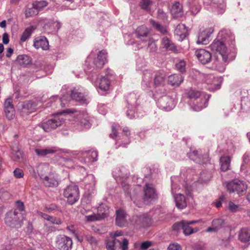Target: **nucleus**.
I'll list each match as a JSON object with an SVG mask.
<instances>
[{"instance_id":"nucleus-1","label":"nucleus","mask_w":250,"mask_h":250,"mask_svg":"<svg viewBox=\"0 0 250 250\" xmlns=\"http://www.w3.org/2000/svg\"><path fill=\"white\" fill-rule=\"evenodd\" d=\"M234 36L229 30H221L217 37L210 44L209 48L214 52L213 68L220 72H223L226 69V65L229 63V50L227 45H234Z\"/></svg>"},{"instance_id":"nucleus-2","label":"nucleus","mask_w":250,"mask_h":250,"mask_svg":"<svg viewBox=\"0 0 250 250\" xmlns=\"http://www.w3.org/2000/svg\"><path fill=\"white\" fill-rule=\"evenodd\" d=\"M72 100H75L81 104H87L89 102L87 94L83 92V89L80 87H75L64 94L60 99L62 107L68 106Z\"/></svg>"},{"instance_id":"nucleus-3","label":"nucleus","mask_w":250,"mask_h":250,"mask_svg":"<svg viewBox=\"0 0 250 250\" xmlns=\"http://www.w3.org/2000/svg\"><path fill=\"white\" fill-rule=\"evenodd\" d=\"M188 97L190 100L189 105L193 110L199 111L207 106V100L198 90L189 89L187 93Z\"/></svg>"},{"instance_id":"nucleus-4","label":"nucleus","mask_w":250,"mask_h":250,"mask_svg":"<svg viewBox=\"0 0 250 250\" xmlns=\"http://www.w3.org/2000/svg\"><path fill=\"white\" fill-rule=\"evenodd\" d=\"M107 52L105 50H102L99 51L97 57L94 58L91 64L90 62L92 60L93 54L91 53L89 57H87L85 62V66L86 68H84L85 71L87 72H94L97 69L103 67L106 62Z\"/></svg>"},{"instance_id":"nucleus-5","label":"nucleus","mask_w":250,"mask_h":250,"mask_svg":"<svg viewBox=\"0 0 250 250\" xmlns=\"http://www.w3.org/2000/svg\"><path fill=\"white\" fill-rule=\"evenodd\" d=\"M154 96L157 99L156 103L159 108L170 111L174 107L173 100L169 96L166 95V91L164 88L157 90Z\"/></svg>"},{"instance_id":"nucleus-6","label":"nucleus","mask_w":250,"mask_h":250,"mask_svg":"<svg viewBox=\"0 0 250 250\" xmlns=\"http://www.w3.org/2000/svg\"><path fill=\"white\" fill-rule=\"evenodd\" d=\"M226 188L229 193L236 192L240 196L246 194L248 185L245 181L235 179L228 182Z\"/></svg>"},{"instance_id":"nucleus-7","label":"nucleus","mask_w":250,"mask_h":250,"mask_svg":"<svg viewBox=\"0 0 250 250\" xmlns=\"http://www.w3.org/2000/svg\"><path fill=\"white\" fill-rule=\"evenodd\" d=\"M23 217L21 213L19 212L17 209L8 211L5 217V222L9 226L14 228H20L22 224Z\"/></svg>"},{"instance_id":"nucleus-8","label":"nucleus","mask_w":250,"mask_h":250,"mask_svg":"<svg viewBox=\"0 0 250 250\" xmlns=\"http://www.w3.org/2000/svg\"><path fill=\"white\" fill-rule=\"evenodd\" d=\"M79 194V188L77 185H69L64 189L63 195L67 199L69 204L73 205L78 201Z\"/></svg>"},{"instance_id":"nucleus-9","label":"nucleus","mask_w":250,"mask_h":250,"mask_svg":"<svg viewBox=\"0 0 250 250\" xmlns=\"http://www.w3.org/2000/svg\"><path fill=\"white\" fill-rule=\"evenodd\" d=\"M204 79V83L208 84L207 88L210 91L219 89L223 80L221 77L215 78L211 74L206 75Z\"/></svg>"},{"instance_id":"nucleus-10","label":"nucleus","mask_w":250,"mask_h":250,"mask_svg":"<svg viewBox=\"0 0 250 250\" xmlns=\"http://www.w3.org/2000/svg\"><path fill=\"white\" fill-rule=\"evenodd\" d=\"M64 120L62 118L56 116L53 118L42 123L41 126L45 132H50L61 126Z\"/></svg>"},{"instance_id":"nucleus-11","label":"nucleus","mask_w":250,"mask_h":250,"mask_svg":"<svg viewBox=\"0 0 250 250\" xmlns=\"http://www.w3.org/2000/svg\"><path fill=\"white\" fill-rule=\"evenodd\" d=\"M73 242L72 239L65 235H60L56 240V246L60 250H71Z\"/></svg>"},{"instance_id":"nucleus-12","label":"nucleus","mask_w":250,"mask_h":250,"mask_svg":"<svg viewBox=\"0 0 250 250\" xmlns=\"http://www.w3.org/2000/svg\"><path fill=\"white\" fill-rule=\"evenodd\" d=\"M132 223L137 228L147 227L151 223V218L147 214L133 216Z\"/></svg>"},{"instance_id":"nucleus-13","label":"nucleus","mask_w":250,"mask_h":250,"mask_svg":"<svg viewBox=\"0 0 250 250\" xmlns=\"http://www.w3.org/2000/svg\"><path fill=\"white\" fill-rule=\"evenodd\" d=\"M136 96L134 93L130 94L127 97V110L126 114L129 119H132L135 117V112L133 109L136 107Z\"/></svg>"},{"instance_id":"nucleus-14","label":"nucleus","mask_w":250,"mask_h":250,"mask_svg":"<svg viewBox=\"0 0 250 250\" xmlns=\"http://www.w3.org/2000/svg\"><path fill=\"white\" fill-rule=\"evenodd\" d=\"M214 30L212 27L206 28L200 31L196 42L197 44H207L210 40V36Z\"/></svg>"},{"instance_id":"nucleus-15","label":"nucleus","mask_w":250,"mask_h":250,"mask_svg":"<svg viewBox=\"0 0 250 250\" xmlns=\"http://www.w3.org/2000/svg\"><path fill=\"white\" fill-rule=\"evenodd\" d=\"M195 55L199 61L203 64L209 62L212 57L211 53L208 51L203 49L196 50Z\"/></svg>"},{"instance_id":"nucleus-16","label":"nucleus","mask_w":250,"mask_h":250,"mask_svg":"<svg viewBox=\"0 0 250 250\" xmlns=\"http://www.w3.org/2000/svg\"><path fill=\"white\" fill-rule=\"evenodd\" d=\"M188 157L197 163L205 164L208 161V157L207 154L200 155L197 150H193L188 153Z\"/></svg>"},{"instance_id":"nucleus-17","label":"nucleus","mask_w":250,"mask_h":250,"mask_svg":"<svg viewBox=\"0 0 250 250\" xmlns=\"http://www.w3.org/2000/svg\"><path fill=\"white\" fill-rule=\"evenodd\" d=\"M116 224L120 227H125L127 224L126 214L125 210L119 209L116 211Z\"/></svg>"},{"instance_id":"nucleus-18","label":"nucleus","mask_w":250,"mask_h":250,"mask_svg":"<svg viewBox=\"0 0 250 250\" xmlns=\"http://www.w3.org/2000/svg\"><path fill=\"white\" fill-rule=\"evenodd\" d=\"M226 225L224 220L221 218L213 219L212 221L211 227H208L206 231L208 232H217L224 228Z\"/></svg>"},{"instance_id":"nucleus-19","label":"nucleus","mask_w":250,"mask_h":250,"mask_svg":"<svg viewBox=\"0 0 250 250\" xmlns=\"http://www.w3.org/2000/svg\"><path fill=\"white\" fill-rule=\"evenodd\" d=\"M34 46L37 49L40 48L46 50L49 48L48 42L44 36L39 37L34 39Z\"/></svg>"},{"instance_id":"nucleus-20","label":"nucleus","mask_w":250,"mask_h":250,"mask_svg":"<svg viewBox=\"0 0 250 250\" xmlns=\"http://www.w3.org/2000/svg\"><path fill=\"white\" fill-rule=\"evenodd\" d=\"M199 220H193L190 221H187L184 220V223H183L182 229L183 230V233L185 235H189L193 233L199 231L198 228L194 229L189 227L190 225L196 223L198 222Z\"/></svg>"},{"instance_id":"nucleus-21","label":"nucleus","mask_w":250,"mask_h":250,"mask_svg":"<svg viewBox=\"0 0 250 250\" xmlns=\"http://www.w3.org/2000/svg\"><path fill=\"white\" fill-rule=\"evenodd\" d=\"M175 35L177 36L179 41H183L188 35V29L184 24H179L175 29Z\"/></svg>"},{"instance_id":"nucleus-22","label":"nucleus","mask_w":250,"mask_h":250,"mask_svg":"<svg viewBox=\"0 0 250 250\" xmlns=\"http://www.w3.org/2000/svg\"><path fill=\"white\" fill-rule=\"evenodd\" d=\"M78 125L80 129H88L91 126L90 117L87 113H84L80 115Z\"/></svg>"},{"instance_id":"nucleus-23","label":"nucleus","mask_w":250,"mask_h":250,"mask_svg":"<svg viewBox=\"0 0 250 250\" xmlns=\"http://www.w3.org/2000/svg\"><path fill=\"white\" fill-rule=\"evenodd\" d=\"M144 190L145 193V200H152L156 198L157 196L156 191L152 185L149 184H146Z\"/></svg>"},{"instance_id":"nucleus-24","label":"nucleus","mask_w":250,"mask_h":250,"mask_svg":"<svg viewBox=\"0 0 250 250\" xmlns=\"http://www.w3.org/2000/svg\"><path fill=\"white\" fill-rule=\"evenodd\" d=\"M166 75L164 72L157 73L153 79V85L156 88L162 87L163 88L165 84Z\"/></svg>"},{"instance_id":"nucleus-25","label":"nucleus","mask_w":250,"mask_h":250,"mask_svg":"<svg viewBox=\"0 0 250 250\" xmlns=\"http://www.w3.org/2000/svg\"><path fill=\"white\" fill-rule=\"evenodd\" d=\"M58 151H62L64 153H68L67 150H62L56 147H53L51 148H47L45 149H38L37 148L35 149L36 153L40 156H43L48 154H52L55 153Z\"/></svg>"},{"instance_id":"nucleus-26","label":"nucleus","mask_w":250,"mask_h":250,"mask_svg":"<svg viewBox=\"0 0 250 250\" xmlns=\"http://www.w3.org/2000/svg\"><path fill=\"white\" fill-rule=\"evenodd\" d=\"M41 178L42 179L44 185L46 187H56L58 184L57 180L53 174H49L48 176H45L42 175Z\"/></svg>"},{"instance_id":"nucleus-27","label":"nucleus","mask_w":250,"mask_h":250,"mask_svg":"<svg viewBox=\"0 0 250 250\" xmlns=\"http://www.w3.org/2000/svg\"><path fill=\"white\" fill-rule=\"evenodd\" d=\"M171 13L175 18L181 17L183 15V7L179 1H175L173 3Z\"/></svg>"},{"instance_id":"nucleus-28","label":"nucleus","mask_w":250,"mask_h":250,"mask_svg":"<svg viewBox=\"0 0 250 250\" xmlns=\"http://www.w3.org/2000/svg\"><path fill=\"white\" fill-rule=\"evenodd\" d=\"M81 155L87 158L84 160L85 163L94 162L97 160L98 152L96 150H88L81 152Z\"/></svg>"},{"instance_id":"nucleus-29","label":"nucleus","mask_w":250,"mask_h":250,"mask_svg":"<svg viewBox=\"0 0 250 250\" xmlns=\"http://www.w3.org/2000/svg\"><path fill=\"white\" fill-rule=\"evenodd\" d=\"M183 80L181 75L175 74L168 76V83L172 86H179Z\"/></svg>"},{"instance_id":"nucleus-30","label":"nucleus","mask_w":250,"mask_h":250,"mask_svg":"<svg viewBox=\"0 0 250 250\" xmlns=\"http://www.w3.org/2000/svg\"><path fill=\"white\" fill-rule=\"evenodd\" d=\"M99 88L103 91H106L109 89L110 80L109 78L103 77L97 81Z\"/></svg>"},{"instance_id":"nucleus-31","label":"nucleus","mask_w":250,"mask_h":250,"mask_svg":"<svg viewBox=\"0 0 250 250\" xmlns=\"http://www.w3.org/2000/svg\"><path fill=\"white\" fill-rule=\"evenodd\" d=\"M152 78V74L148 70L144 72L142 82V86L144 88L147 89L150 87Z\"/></svg>"},{"instance_id":"nucleus-32","label":"nucleus","mask_w":250,"mask_h":250,"mask_svg":"<svg viewBox=\"0 0 250 250\" xmlns=\"http://www.w3.org/2000/svg\"><path fill=\"white\" fill-rule=\"evenodd\" d=\"M162 45L163 48L167 51L175 52L177 50L174 44L167 37H164L162 39Z\"/></svg>"},{"instance_id":"nucleus-33","label":"nucleus","mask_w":250,"mask_h":250,"mask_svg":"<svg viewBox=\"0 0 250 250\" xmlns=\"http://www.w3.org/2000/svg\"><path fill=\"white\" fill-rule=\"evenodd\" d=\"M36 104L31 101H27L22 104L23 112L30 113L34 112L36 109Z\"/></svg>"},{"instance_id":"nucleus-34","label":"nucleus","mask_w":250,"mask_h":250,"mask_svg":"<svg viewBox=\"0 0 250 250\" xmlns=\"http://www.w3.org/2000/svg\"><path fill=\"white\" fill-rule=\"evenodd\" d=\"M149 32L148 29L144 25L138 27L135 31L137 37L140 40H142L144 37H146Z\"/></svg>"},{"instance_id":"nucleus-35","label":"nucleus","mask_w":250,"mask_h":250,"mask_svg":"<svg viewBox=\"0 0 250 250\" xmlns=\"http://www.w3.org/2000/svg\"><path fill=\"white\" fill-rule=\"evenodd\" d=\"M36 28V27L34 25L27 27L21 36V42H24L28 39Z\"/></svg>"},{"instance_id":"nucleus-36","label":"nucleus","mask_w":250,"mask_h":250,"mask_svg":"<svg viewBox=\"0 0 250 250\" xmlns=\"http://www.w3.org/2000/svg\"><path fill=\"white\" fill-rule=\"evenodd\" d=\"M175 202L176 207L180 209H183L187 206L185 196L182 194H178L175 197Z\"/></svg>"},{"instance_id":"nucleus-37","label":"nucleus","mask_w":250,"mask_h":250,"mask_svg":"<svg viewBox=\"0 0 250 250\" xmlns=\"http://www.w3.org/2000/svg\"><path fill=\"white\" fill-rule=\"evenodd\" d=\"M118 239L111 237H109L106 242V248L107 250H115L118 246Z\"/></svg>"},{"instance_id":"nucleus-38","label":"nucleus","mask_w":250,"mask_h":250,"mask_svg":"<svg viewBox=\"0 0 250 250\" xmlns=\"http://www.w3.org/2000/svg\"><path fill=\"white\" fill-rule=\"evenodd\" d=\"M221 164V169L222 171H226L229 169L230 159L229 156H222L220 159Z\"/></svg>"},{"instance_id":"nucleus-39","label":"nucleus","mask_w":250,"mask_h":250,"mask_svg":"<svg viewBox=\"0 0 250 250\" xmlns=\"http://www.w3.org/2000/svg\"><path fill=\"white\" fill-rule=\"evenodd\" d=\"M108 213V207L106 205L102 204L98 207L97 214L99 219L104 218Z\"/></svg>"},{"instance_id":"nucleus-40","label":"nucleus","mask_w":250,"mask_h":250,"mask_svg":"<svg viewBox=\"0 0 250 250\" xmlns=\"http://www.w3.org/2000/svg\"><path fill=\"white\" fill-rule=\"evenodd\" d=\"M31 58L29 56L26 55H19L16 59L17 63L22 66H26L31 62Z\"/></svg>"},{"instance_id":"nucleus-41","label":"nucleus","mask_w":250,"mask_h":250,"mask_svg":"<svg viewBox=\"0 0 250 250\" xmlns=\"http://www.w3.org/2000/svg\"><path fill=\"white\" fill-rule=\"evenodd\" d=\"M38 214L39 215L41 216L42 218H43L45 220L50 221L52 224H56V225H60L62 223V221L60 219L54 218L51 216L47 215V214L44 213L42 212L39 211V212H38Z\"/></svg>"},{"instance_id":"nucleus-42","label":"nucleus","mask_w":250,"mask_h":250,"mask_svg":"<svg viewBox=\"0 0 250 250\" xmlns=\"http://www.w3.org/2000/svg\"><path fill=\"white\" fill-rule=\"evenodd\" d=\"M239 240L243 242H246L250 241V230L246 229H243L241 230L239 234Z\"/></svg>"},{"instance_id":"nucleus-43","label":"nucleus","mask_w":250,"mask_h":250,"mask_svg":"<svg viewBox=\"0 0 250 250\" xmlns=\"http://www.w3.org/2000/svg\"><path fill=\"white\" fill-rule=\"evenodd\" d=\"M152 3L151 0H141L139 5L141 9L146 12H149L150 11V8Z\"/></svg>"},{"instance_id":"nucleus-44","label":"nucleus","mask_w":250,"mask_h":250,"mask_svg":"<svg viewBox=\"0 0 250 250\" xmlns=\"http://www.w3.org/2000/svg\"><path fill=\"white\" fill-rule=\"evenodd\" d=\"M149 22L155 29L162 34L164 35L167 33V31L165 26L160 25L159 23L151 19L149 20Z\"/></svg>"},{"instance_id":"nucleus-45","label":"nucleus","mask_w":250,"mask_h":250,"mask_svg":"<svg viewBox=\"0 0 250 250\" xmlns=\"http://www.w3.org/2000/svg\"><path fill=\"white\" fill-rule=\"evenodd\" d=\"M25 16L26 18L35 16L39 13L38 10L36 9L35 6L32 4V7L31 8H26L25 10Z\"/></svg>"},{"instance_id":"nucleus-46","label":"nucleus","mask_w":250,"mask_h":250,"mask_svg":"<svg viewBox=\"0 0 250 250\" xmlns=\"http://www.w3.org/2000/svg\"><path fill=\"white\" fill-rule=\"evenodd\" d=\"M118 246H119L121 250H127L128 249V241L126 238H120L118 239Z\"/></svg>"},{"instance_id":"nucleus-47","label":"nucleus","mask_w":250,"mask_h":250,"mask_svg":"<svg viewBox=\"0 0 250 250\" xmlns=\"http://www.w3.org/2000/svg\"><path fill=\"white\" fill-rule=\"evenodd\" d=\"M147 48L150 53H155L157 50V46L155 41L152 39L148 40Z\"/></svg>"},{"instance_id":"nucleus-48","label":"nucleus","mask_w":250,"mask_h":250,"mask_svg":"<svg viewBox=\"0 0 250 250\" xmlns=\"http://www.w3.org/2000/svg\"><path fill=\"white\" fill-rule=\"evenodd\" d=\"M228 209L231 212H236L241 210V208L239 205L234 204L232 201L228 203Z\"/></svg>"},{"instance_id":"nucleus-49","label":"nucleus","mask_w":250,"mask_h":250,"mask_svg":"<svg viewBox=\"0 0 250 250\" xmlns=\"http://www.w3.org/2000/svg\"><path fill=\"white\" fill-rule=\"evenodd\" d=\"M4 112L8 120L13 119L15 116V110L14 107L4 108Z\"/></svg>"},{"instance_id":"nucleus-50","label":"nucleus","mask_w":250,"mask_h":250,"mask_svg":"<svg viewBox=\"0 0 250 250\" xmlns=\"http://www.w3.org/2000/svg\"><path fill=\"white\" fill-rule=\"evenodd\" d=\"M51 21L45 23L43 27V30L47 33H51L55 32V27L51 23Z\"/></svg>"},{"instance_id":"nucleus-51","label":"nucleus","mask_w":250,"mask_h":250,"mask_svg":"<svg viewBox=\"0 0 250 250\" xmlns=\"http://www.w3.org/2000/svg\"><path fill=\"white\" fill-rule=\"evenodd\" d=\"M177 69L183 73L186 70V62L184 60H179L175 64Z\"/></svg>"},{"instance_id":"nucleus-52","label":"nucleus","mask_w":250,"mask_h":250,"mask_svg":"<svg viewBox=\"0 0 250 250\" xmlns=\"http://www.w3.org/2000/svg\"><path fill=\"white\" fill-rule=\"evenodd\" d=\"M33 6L38 10V12L42 8L47 6V3L44 0L36 1L33 3Z\"/></svg>"},{"instance_id":"nucleus-53","label":"nucleus","mask_w":250,"mask_h":250,"mask_svg":"<svg viewBox=\"0 0 250 250\" xmlns=\"http://www.w3.org/2000/svg\"><path fill=\"white\" fill-rule=\"evenodd\" d=\"M122 186L124 190L125 191L126 196H128L132 200L133 198L131 195V192L129 190L130 188V186L125 182H123L122 183Z\"/></svg>"},{"instance_id":"nucleus-54","label":"nucleus","mask_w":250,"mask_h":250,"mask_svg":"<svg viewBox=\"0 0 250 250\" xmlns=\"http://www.w3.org/2000/svg\"><path fill=\"white\" fill-rule=\"evenodd\" d=\"M153 245V243L150 241H146L142 242L140 245V250H147Z\"/></svg>"},{"instance_id":"nucleus-55","label":"nucleus","mask_w":250,"mask_h":250,"mask_svg":"<svg viewBox=\"0 0 250 250\" xmlns=\"http://www.w3.org/2000/svg\"><path fill=\"white\" fill-rule=\"evenodd\" d=\"M85 239L91 245L96 246L97 244L98 241L96 238L89 234L85 235Z\"/></svg>"},{"instance_id":"nucleus-56","label":"nucleus","mask_w":250,"mask_h":250,"mask_svg":"<svg viewBox=\"0 0 250 250\" xmlns=\"http://www.w3.org/2000/svg\"><path fill=\"white\" fill-rule=\"evenodd\" d=\"M13 173H14V176L16 178H22V177H23V176L24 175V173H23L22 170H21L20 168H17L14 170Z\"/></svg>"},{"instance_id":"nucleus-57","label":"nucleus","mask_w":250,"mask_h":250,"mask_svg":"<svg viewBox=\"0 0 250 250\" xmlns=\"http://www.w3.org/2000/svg\"><path fill=\"white\" fill-rule=\"evenodd\" d=\"M117 127H119V126L116 125H112V132L109 135L110 138L114 139L117 137L118 134L117 129Z\"/></svg>"},{"instance_id":"nucleus-58","label":"nucleus","mask_w":250,"mask_h":250,"mask_svg":"<svg viewBox=\"0 0 250 250\" xmlns=\"http://www.w3.org/2000/svg\"><path fill=\"white\" fill-rule=\"evenodd\" d=\"M16 207L17 208L15 209H17L19 211V212H21L23 211L24 210V207L23 202L20 201H17L16 202Z\"/></svg>"},{"instance_id":"nucleus-59","label":"nucleus","mask_w":250,"mask_h":250,"mask_svg":"<svg viewBox=\"0 0 250 250\" xmlns=\"http://www.w3.org/2000/svg\"><path fill=\"white\" fill-rule=\"evenodd\" d=\"M217 12L219 14H223L226 9V5L224 3H221L217 5Z\"/></svg>"},{"instance_id":"nucleus-60","label":"nucleus","mask_w":250,"mask_h":250,"mask_svg":"<svg viewBox=\"0 0 250 250\" xmlns=\"http://www.w3.org/2000/svg\"><path fill=\"white\" fill-rule=\"evenodd\" d=\"M183 223H184V220H183L180 222L175 223L172 226L173 229L178 231L180 229H182Z\"/></svg>"},{"instance_id":"nucleus-61","label":"nucleus","mask_w":250,"mask_h":250,"mask_svg":"<svg viewBox=\"0 0 250 250\" xmlns=\"http://www.w3.org/2000/svg\"><path fill=\"white\" fill-rule=\"evenodd\" d=\"M167 250H181V249L179 244H172L169 245Z\"/></svg>"},{"instance_id":"nucleus-62","label":"nucleus","mask_w":250,"mask_h":250,"mask_svg":"<svg viewBox=\"0 0 250 250\" xmlns=\"http://www.w3.org/2000/svg\"><path fill=\"white\" fill-rule=\"evenodd\" d=\"M14 107L12 104V100L11 98L7 99L4 104V108Z\"/></svg>"},{"instance_id":"nucleus-63","label":"nucleus","mask_w":250,"mask_h":250,"mask_svg":"<svg viewBox=\"0 0 250 250\" xmlns=\"http://www.w3.org/2000/svg\"><path fill=\"white\" fill-rule=\"evenodd\" d=\"M2 42L4 44H7L9 43V36L7 33H5L2 35Z\"/></svg>"},{"instance_id":"nucleus-64","label":"nucleus","mask_w":250,"mask_h":250,"mask_svg":"<svg viewBox=\"0 0 250 250\" xmlns=\"http://www.w3.org/2000/svg\"><path fill=\"white\" fill-rule=\"evenodd\" d=\"M55 27V31L58 30L61 27V23L58 21H51V23Z\"/></svg>"}]
</instances>
